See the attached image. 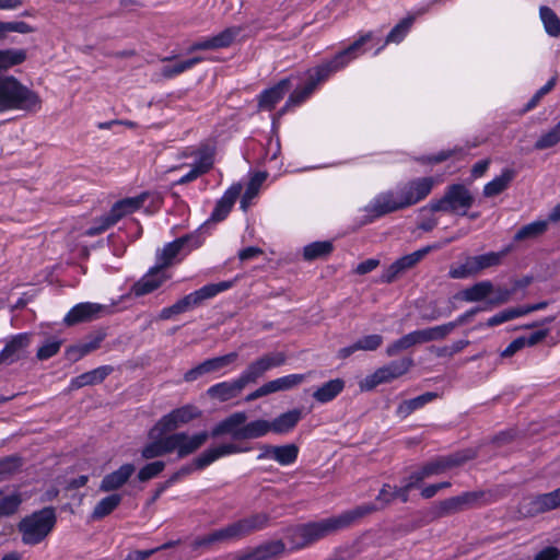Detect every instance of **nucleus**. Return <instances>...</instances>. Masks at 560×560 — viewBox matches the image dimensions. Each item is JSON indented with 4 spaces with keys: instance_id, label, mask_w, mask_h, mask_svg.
Instances as JSON below:
<instances>
[{
    "instance_id": "obj_1",
    "label": "nucleus",
    "mask_w": 560,
    "mask_h": 560,
    "mask_svg": "<svg viewBox=\"0 0 560 560\" xmlns=\"http://www.w3.org/2000/svg\"><path fill=\"white\" fill-rule=\"evenodd\" d=\"M373 33L369 32L359 37L348 48L338 52L330 61L308 70L302 79V85H296L295 90L290 95L285 107L279 113V115H282L288 107L303 103L314 92L319 83L327 80L332 73L347 67L354 59L368 52L371 49V46L368 45L373 40Z\"/></svg>"
},
{
    "instance_id": "obj_2",
    "label": "nucleus",
    "mask_w": 560,
    "mask_h": 560,
    "mask_svg": "<svg viewBox=\"0 0 560 560\" xmlns=\"http://www.w3.org/2000/svg\"><path fill=\"white\" fill-rule=\"evenodd\" d=\"M375 508L373 505L366 504L362 506L354 508L350 511H346L339 515L330 516L317 522H312L304 525L303 535L310 541V545L315 541L334 534L342 528L348 527L358 518L366 515Z\"/></svg>"
},
{
    "instance_id": "obj_3",
    "label": "nucleus",
    "mask_w": 560,
    "mask_h": 560,
    "mask_svg": "<svg viewBox=\"0 0 560 560\" xmlns=\"http://www.w3.org/2000/svg\"><path fill=\"white\" fill-rule=\"evenodd\" d=\"M40 107L42 100L35 91L14 77H2V112H37Z\"/></svg>"
},
{
    "instance_id": "obj_4",
    "label": "nucleus",
    "mask_w": 560,
    "mask_h": 560,
    "mask_svg": "<svg viewBox=\"0 0 560 560\" xmlns=\"http://www.w3.org/2000/svg\"><path fill=\"white\" fill-rule=\"evenodd\" d=\"M56 523L57 515L52 508H44L23 517L18 525L23 544H40L54 530Z\"/></svg>"
},
{
    "instance_id": "obj_5",
    "label": "nucleus",
    "mask_w": 560,
    "mask_h": 560,
    "mask_svg": "<svg viewBox=\"0 0 560 560\" xmlns=\"http://www.w3.org/2000/svg\"><path fill=\"white\" fill-rule=\"evenodd\" d=\"M265 423L255 419L247 421L244 411H237L220 421L211 431L212 436L231 435L234 440H253L261 438Z\"/></svg>"
},
{
    "instance_id": "obj_6",
    "label": "nucleus",
    "mask_w": 560,
    "mask_h": 560,
    "mask_svg": "<svg viewBox=\"0 0 560 560\" xmlns=\"http://www.w3.org/2000/svg\"><path fill=\"white\" fill-rule=\"evenodd\" d=\"M472 200V195L467 187L462 184H455L448 187L441 199L430 203V210L464 215L471 207Z\"/></svg>"
},
{
    "instance_id": "obj_7",
    "label": "nucleus",
    "mask_w": 560,
    "mask_h": 560,
    "mask_svg": "<svg viewBox=\"0 0 560 560\" xmlns=\"http://www.w3.org/2000/svg\"><path fill=\"white\" fill-rule=\"evenodd\" d=\"M510 292L505 289H495L490 281H480L457 293V299L466 302H487L489 305L505 303Z\"/></svg>"
},
{
    "instance_id": "obj_8",
    "label": "nucleus",
    "mask_w": 560,
    "mask_h": 560,
    "mask_svg": "<svg viewBox=\"0 0 560 560\" xmlns=\"http://www.w3.org/2000/svg\"><path fill=\"white\" fill-rule=\"evenodd\" d=\"M201 416V410L191 404L184 405L164 415L152 428V436L173 432Z\"/></svg>"
},
{
    "instance_id": "obj_9",
    "label": "nucleus",
    "mask_w": 560,
    "mask_h": 560,
    "mask_svg": "<svg viewBox=\"0 0 560 560\" xmlns=\"http://www.w3.org/2000/svg\"><path fill=\"white\" fill-rule=\"evenodd\" d=\"M202 243L203 240L199 234H191L177 238L164 246L158 257V262L160 266H163V268H166L175 261H180L191 250L200 247Z\"/></svg>"
},
{
    "instance_id": "obj_10",
    "label": "nucleus",
    "mask_w": 560,
    "mask_h": 560,
    "mask_svg": "<svg viewBox=\"0 0 560 560\" xmlns=\"http://www.w3.org/2000/svg\"><path fill=\"white\" fill-rule=\"evenodd\" d=\"M406 208L398 189L377 194L364 208L366 221H373L389 212Z\"/></svg>"
},
{
    "instance_id": "obj_11",
    "label": "nucleus",
    "mask_w": 560,
    "mask_h": 560,
    "mask_svg": "<svg viewBox=\"0 0 560 560\" xmlns=\"http://www.w3.org/2000/svg\"><path fill=\"white\" fill-rule=\"evenodd\" d=\"M503 255L504 253L491 252L478 256L467 257L464 262L451 268L450 276L454 279H463L475 276L483 269L499 265Z\"/></svg>"
},
{
    "instance_id": "obj_12",
    "label": "nucleus",
    "mask_w": 560,
    "mask_h": 560,
    "mask_svg": "<svg viewBox=\"0 0 560 560\" xmlns=\"http://www.w3.org/2000/svg\"><path fill=\"white\" fill-rule=\"evenodd\" d=\"M450 330L451 326L443 325L412 331L389 345L386 352L388 355H395L399 351L408 349L413 345L441 339L445 337Z\"/></svg>"
},
{
    "instance_id": "obj_13",
    "label": "nucleus",
    "mask_w": 560,
    "mask_h": 560,
    "mask_svg": "<svg viewBox=\"0 0 560 560\" xmlns=\"http://www.w3.org/2000/svg\"><path fill=\"white\" fill-rule=\"evenodd\" d=\"M237 358V352H230L221 357L208 359L201 362L200 364L196 365L195 368L188 370L184 374V380L186 382H194L206 374L212 373H215L221 376L225 375L226 373L233 370L230 369V366L236 362Z\"/></svg>"
},
{
    "instance_id": "obj_14",
    "label": "nucleus",
    "mask_w": 560,
    "mask_h": 560,
    "mask_svg": "<svg viewBox=\"0 0 560 560\" xmlns=\"http://www.w3.org/2000/svg\"><path fill=\"white\" fill-rule=\"evenodd\" d=\"M285 362V355L282 352H271L265 354L252 362L243 372L247 384L255 383L259 377H261L266 372L271 369L278 368Z\"/></svg>"
},
{
    "instance_id": "obj_15",
    "label": "nucleus",
    "mask_w": 560,
    "mask_h": 560,
    "mask_svg": "<svg viewBox=\"0 0 560 560\" xmlns=\"http://www.w3.org/2000/svg\"><path fill=\"white\" fill-rule=\"evenodd\" d=\"M208 438L209 434L207 432H199L192 435L184 432L168 434L171 452H176L179 457H185L202 446Z\"/></svg>"
},
{
    "instance_id": "obj_16",
    "label": "nucleus",
    "mask_w": 560,
    "mask_h": 560,
    "mask_svg": "<svg viewBox=\"0 0 560 560\" xmlns=\"http://www.w3.org/2000/svg\"><path fill=\"white\" fill-rule=\"evenodd\" d=\"M463 458L457 457H443L428 463L419 470L412 472L407 481V488L418 487L421 481L432 476H438L444 472L450 467L459 464Z\"/></svg>"
},
{
    "instance_id": "obj_17",
    "label": "nucleus",
    "mask_w": 560,
    "mask_h": 560,
    "mask_svg": "<svg viewBox=\"0 0 560 560\" xmlns=\"http://www.w3.org/2000/svg\"><path fill=\"white\" fill-rule=\"evenodd\" d=\"M151 199V203L158 206L161 202V198L156 194L143 192L136 197L125 198L122 200L117 201L110 209L108 215L114 220V222H118L122 217L130 214L141 207H143L144 202Z\"/></svg>"
},
{
    "instance_id": "obj_18",
    "label": "nucleus",
    "mask_w": 560,
    "mask_h": 560,
    "mask_svg": "<svg viewBox=\"0 0 560 560\" xmlns=\"http://www.w3.org/2000/svg\"><path fill=\"white\" fill-rule=\"evenodd\" d=\"M214 151L210 145H203L191 155L192 162L187 165L190 166L188 173L183 175L176 184H186L196 179L199 175L208 172L213 164Z\"/></svg>"
},
{
    "instance_id": "obj_19",
    "label": "nucleus",
    "mask_w": 560,
    "mask_h": 560,
    "mask_svg": "<svg viewBox=\"0 0 560 560\" xmlns=\"http://www.w3.org/2000/svg\"><path fill=\"white\" fill-rule=\"evenodd\" d=\"M106 310L105 305L92 302L75 304L63 317L67 326H73L98 318Z\"/></svg>"
},
{
    "instance_id": "obj_20",
    "label": "nucleus",
    "mask_w": 560,
    "mask_h": 560,
    "mask_svg": "<svg viewBox=\"0 0 560 560\" xmlns=\"http://www.w3.org/2000/svg\"><path fill=\"white\" fill-rule=\"evenodd\" d=\"M434 180L431 177H423L398 188L404 199L405 206H412L420 200L424 199L432 190Z\"/></svg>"
},
{
    "instance_id": "obj_21",
    "label": "nucleus",
    "mask_w": 560,
    "mask_h": 560,
    "mask_svg": "<svg viewBox=\"0 0 560 560\" xmlns=\"http://www.w3.org/2000/svg\"><path fill=\"white\" fill-rule=\"evenodd\" d=\"M302 412L299 409H292L284 413H281L272 421L266 419H259V421L265 423L264 431L261 432V436L267 435L270 432L277 434H285L290 432L301 420Z\"/></svg>"
},
{
    "instance_id": "obj_22",
    "label": "nucleus",
    "mask_w": 560,
    "mask_h": 560,
    "mask_svg": "<svg viewBox=\"0 0 560 560\" xmlns=\"http://www.w3.org/2000/svg\"><path fill=\"white\" fill-rule=\"evenodd\" d=\"M247 447H241L236 443L229 442L212 446L200 454L194 462L199 469L205 468L221 457L247 452Z\"/></svg>"
},
{
    "instance_id": "obj_23",
    "label": "nucleus",
    "mask_w": 560,
    "mask_h": 560,
    "mask_svg": "<svg viewBox=\"0 0 560 560\" xmlns=\"http://www.w3.org/2000/svg\"><path fill=\"white\" fill-rule=\"evenodd\" d=\"M262 523H264L262 521L258 523L257 520H244L238 523L229 525L225 528H222V529L211 533L210 535L207 536V538H205V540L202 542L211 544L214 541H221V540L236 538V537L249 532L250 529L260 527L262 525Z\"/></svg>"
},
{
    "instance_id": "obj_24",
    "label": "nucleus",
    "mask_w": 560,
    "mask_h": 560,
    "mask_svg": "<svg viewBox=\"0 0 560 560\" xmlns=\"http://www.w3.org/2000/svg\"><path fill=\"white\" fill-rule=\"evenodd\" d=\"M287 551L281 540H271L240 555L235 560H276Z\"/></svg>"
},
{
    "instance_id": "obj_25",
    "label": "nucleus",
    "mask_w": 560,
    "mask_h": 560,
    "mask_svg": "<svg viewBox=\"0 0 560 560\" xmlns=\"http://www.w3.org/2000/svg\"><path fill=\"white\" fill-rule=\"evenodd\" d=\"M247 385V382L241 374L232 381H224L210 386L207 394L219 401H228L238 396Z\"/></svg>"
},
{
    "instance_id": "obj_26",
    "label": "nucleus",
    "mask_w": 560,
    "mask_h": 560,
    "mask_svg": "<svg viewBox=\"0 0 560 560\" xmlns=\"http://www.w3.org/2000/svg\"><path fill=\"white\" fill-rule=\"evenodd\" d=\"M413 24V18L408 16L402 19L399 23H397L392 31L388 33L387 37L384 42L381 40V38L376 37L373 34V40L370 43L371 48L376 47L373 55L380 54L386 45L388 44H399L401 43L409 31L411 30V26Z\"/></svg>"
},
{
    "instance_id": "obj_27",
    "label": "nucleus",
    "mask_w": 560,
    "mask_h": 560,
    "mask_svg": "<svg viewBox=\"0 0 560 560\" xmlns=\"http://www.w3.org/2000/svg\"><path fill=\"white\" fill-rule=\"evenodd\" d=\"M167 278L165 268L158 264L133 285L132 291L136 295L148 294L159 288Z\"/></svg>"
},
{
    "instance_id": "obj_28",
    "label": "nucleus",
    "mask_w": 560,
    "mask_h": 560,
    "mask_svg": "<svg viewBox=\"0 0 560 560\" xmlns=\"http://www.w3.org/2000/svg\"><path fill=\"white\" fill-rule=\"evenodd\" d=\"M149 439L150 442L141 451L142 458L151 459L172 453L167 433L159 432L155 436H152L151 429L149 431Z\"/></svg>"
},
{
    "instance_id": "obj_29",
    "label": "nucleus",
    "mask_w": 560,
    "mask_h": 560,
    "mask_svg": "<svg viewBox=\"0 0 560 560\" xmlns=\"http://www.w3.org/2000/svg\"><path fill=\"white\" fill-rule=\"evenodd\" d=\"M238 33L240 30L237 27H229L211 38L195 43L192 49L206 50L228 47L233 43Z\"/></svg>"
},
{
    "instance_id": "obj_30",
    "label": "nucleus",
    "mask_w": 560,
    "mask_h": 560,
    "mask_svg": "<svg viewBox=\"0 0 560 560\" xmlns=\"http://www.w3.org/2000/svg\"><path fill=\"white\" fill-rule=\"evenodd\" d=\"M242 186L240 184L231 186L221 199L218 201L212 214L211 220L219 222L224 220L230 213L235 200L240 196Z\"/></svg>"
},
{
    "instance_id": "obj_31",
    "label": "nucleus",
    "mask_w": 560,
    "mask_h": 560,
    "mask_svg": "<svg viewBox=\"0 0 560 560\" xmlns=\"http://www.w3.org/2000/svg\"><path fill=\"white\" fill-rule=\"evenodd\" d=\"M292 79L282 80L277 85L264 91L259 97V108L264 110H271L275 105L282 100L289 88L293 85Z\"/></svg>"
},
{
    "instance_id": "obj_32",
    "label": "nucleus",
    "mask_w": 560,
    "mask_h": 560,
    "mask_svg": "<svg viewBox=\"0 0 560 560\" xmlns=\"http://www.w3.org/2000/svg\"><path fill=\"white\" fill-rule=\"evenodd\" d=\"M515 177V171L512 168H504L493 179L488 182L482 190V194L487 198L495 197L501 192L505 191Z\"/></svg>"
},
{
    "instance_id": "obj_33",
    "label": "nucleus",
    "mask_w": 560,
    "mask_h": 560,
    "mask_svg": "<svg viewBox=\"0 0 560 560\" xmlns=\"http://www.w3.org/2000/svg\"><path fill=\"white\" fill-rule=\"evenodd\" d=\"M135 467L131 464H125L112 474L106 475L100 486L102 491H112L124 486L133 474Z\"/></svg>"
},
{
    "instance_id": "obj_34",
    "label": "nucleus",
    "mask_w": 560,
    "mask_h": 560,
    "mask_svg": "<svg viewBox=\"0 0 560 560\" xmlns=\"http://www.w3.org/2000/svg\"><path fill=\"white\" fill-rule=\"evenodd\" d=\"M267 177V172H255L250 175L241 199V208L243 211H247V209L252 206L253 200L258 196L260 188Z\"/></svg>"
},
{
    "instance_id": "obj_35",
    "label": "nucleus",
    "mask_w": 560,
    "mask_h": 560,
    "mask_svg": "<svg viewBox=\"0 0 560 560\" xmlns=\"http://www.w3.org/2000/svg\"><path fill=\"white\" fill-rule=\"evenodd\" d=\"M345 388V381L341 378H334L318 387L313 397L320 404H326L336 398Z\"/></svg>"
},
{
    "instance_id": "obj_36",
    "label": "nucleus",
    "mask_w": 560,
    "mask_h": 560,
    "mask_svg": "<svg viewBox=\"0 0 560 560\" xmlns=\"http://www.w3.org/2000/svg\"><path fill=\"white\" fill-rule=\"evenodd\" d=\"M112 371L109 366H100L86 373H83L71 380L70 387L77 389L88 385L101 383Z\"/></svg>"
},
{
    "instance_id": "obj_37",
    "label": "nucleus",
    "mask_w": 560,
    "mask_h": 560,
    "mask_svg": "<svg viewBox=\"0 0 560 560\" xmlns=\"http://www.w3.org/2000/svg\"><path fill=\"white\" fill-rule=\"evenodd\" d=\"M539 18L542 23L545 32L550 37L560 36V19L552 9L545 5L540 7Z\"/></svg>"
},
{
    "instance_id": "obj_38",
    "label": "nucleus",
    "mask_w": 560,
    "mask_h": 560,
    "mask_svg": "<svg viewBox=\"0 0 560 560\" xmlns=\"http://www.w3.org/2000/svg\"><path fill=\"white\" fill-rule=\"evenodd\" d=\"M28 340L30 337L27 334H19L9 338L2 350V361L20 355L27 347Z\"/></svg>"
},
{
    "instance_id": "obj_39",
    "label": "nucleus",
    "mask_w": 560,
    "mask_h": 560,
    "mask_svg": "<svg viewBox=\"0 0 560 560\" xmlns=\"http://www.w3.org/2000/svg\"><path fill=\"white\" fill-rule=\"evenodd\" d=\"M435 397L432 393H425L418 397L402 401L397 408V416L400 418L408 417L415 410L423 407Z\"/></svg>"
},
{
    "instance_id": "obj_40",
    "label": "nucleus",
    "mask_w": 560,
    "mask_h": 560,
    "mask_svg": "<svg viewBox=\"0 0 560 560\" xmlns=\"http://www.w3.org/2000/svg\"><path fill=\"white\" fill-rule=\"evenodd\" d=\"M560 506L559 499L556 497V490L542 495H539L532 501V508L528 511L530 514L545 512L548 510L557 509Z\"/></svg>"
},
{
    "instance_id": "obj_41",
    "label": "nucleus",
    "mask_w": 560,
    "mask_h": 560,
    "mask_svg": "<svg viewBox=\"0 0 560 560\" xmlns=\"http://www.w3.org/2000/svg\"><path fill=\"white\" fill-rule=\"evenodd\" d=\"M299 447L295 444L276 446L275 462L281 466H290L298 459Z\"/></svg>"
},
{
    "instance_id": "obj_42",
    "label": "nucleus",
    "mask_w": 560,
    "mask_h": 560,
    "mask_svg": "<svg viewBox=\"0 0 560 560\" xmlns=\"http://www.w3.org/2000/svg\"><path fill=\"white\" fill-rule=\"evenodd\" d=\"M412 364V361L408 358L390 362L389 364L380 368L381 372H384L386 382H390L405 373L408 372Z\"/></svg>"
},
{
    "instance_id": "obj_43",
    "label": "nucleus",
    "mask_w": 560,
    "mask_h": 560,
    "mask_svg": "<svg viewBox=\"0 0 560 560\" xmlns=\"http://www.w3.org/2000/svg\"><path fill=\"white\" fill-rule=\"evenodd\" d=\"M527 314V310H517V307H511L503 310L493 316L489 317L485 324H482L486 327H493L501 324H504L509 320L518 318L521 316H524Z\"/></svg>"
},
{
    "instance_id": "obj_44",
    "label": "nucleus",
    "mask_w": 560,
    "mask_h": 560,
    "mask_svg": "<svg viewBox=\"0 0 560 560\" xmlns=\"http://www.w3.org/2000/svg\"><path fill=\"white\" fill-rule=\"evenodd\" d=\"M121 497L119 494H110L102 499L94 508L92 516L100 520L112 513L120 503Z\"/></svg>"
},
{
    "instance_id": "obj_45",
    "label": "nucleus",
    "mask_w": 560,
    "mask_h": 560,
    "mask_svg": "<svg viewBox=\"0 0 560 560\" xmlns=\"http://www.w3.org/2000/svg\"><path fill=\"white\" fill-rule=\"evenodd\" d=\"M304 525H299L291 528L287 534L288 541V550L289 551H298L307 546H310V541L303 535Z\"/></svg>"
},
{
    "instance_id": "obj_46",
    "label": "nucleus",
    "mask_w": 560,
    "mask_h": 560,
    "mask_svg": "<svg viewBox=\"0 0 560 560\" xmlns=\"http://www.w3.org/2000/svg\"><path fill=\"white\" fill-rule=\"evenodd\" d=\"M331 250L332 244L330 242H314L304 247L303 256L306 260H313L328 255Z\"/></svg>"
},
{
    "instance_id": "obj_47",
    "label": "nucleus",
    "mask_w": 560,
    "mask_h": 560,
    "mask_svg": "<svg viewBox=\"0 0 560 560\" xmlns=\"http://www.w3.org/2000/svg\"><path fill=\"white\" fill-rule=\"evenodd\" d=\"M26 57V50L23 48L2 49V70L23 63Z\"/></svg>"
},
{
    "instance_id": "obj_48",
    "label": "nucleus",
    "mask_w": 560,
    "mask_h": 560,
    "mask_svg": "<svg viewBox=\"0 0 560 560\" xmlns=\"http://www.w3.org/2000/svg\"><path fill=\"white\" fill-rule=\"evenodd\" d=\"M548 228V221L547 220H538L534 221L529 224H526L523 226L516 234L515 240H526V238H533L540 234H542Z\"/></svg>"
},
{
    "instance_id": "obj_49",
    "label": "nucleus",
    "mask_w": 560,
    "mask_h": 560,
    "mask_svg": "<svg viewBox=\"0 0 560 560\" xmlns=\"http://www.w3.org/2000/svg\"><path fill=\"white\" fill-rule=\"evenodd\" d=\"M36 27L22 20L2 21V38L9 33L32 34Z\"/></svg>"
},
{
    "instance_id": "obj_50",
    "label": "nucleus",
    "mask_w": 560,
    "mask_h": 560,
    "mask_svg": "<svg viewBox=\"0 0 560 560\" xmlns=\"http://www.w3.org/2000/svg\"><path fill=\"white\" fill-rule=\"evenodd\" d=\"M23 500L22 493L15 489L8 490L4 494L2 493V515L14 513Z\"/></svg>"
},
{
    "instance_id": "obj_51",
    "label": "nucleus",
    "mask_w": 560,
    "mask_h": 560,
    "mask_svg": "<svg viewBox=\"0 0 560 560\" xmlns=\"http://www.w3.org/2000/svg\"><path fill=\"white\" fill-rule=\"evenodd\" d=\"M231 285H232V283L229 281L211 283V284H207V285L200 288L199 290L195 291V294H196L199 303H201L202 301L211 299V298L215 296L217 294H219L220 292H223V291L230 289Z\"/></svg>"
},
{
    "instance_id": "obj_52",
    "label": "nucleus",
    "mask_w": 560,
    "mask_h": 560,
    "mask_svg": "<svg viewBox=\"0 0 560 560\" xmlns=\"http://www.w3.org/2000/svg\"><path fill=\"white\" fill-rule=\"evenodd\" d=\"M560 142V121L549 131L541 135L536 141L535 148L537 150H545L551 148Z\"/></svg>"
},
{
    "instance_id": "obj_53",
    "label": "nucleus",
    "mask_w": 560,
    "mask_h": 560,
    "mask_svg": "<svg viewBox=\"0 0 560 560\" xmlns=\"http://www.w3.org/2000/svg\"><path fill=\"white\" fill-rule=\"evenodd\" d=\"M199 61L200 58H189L182 61H175L174 63L163 66L162 72L166 77H173L192 68Z\"/></svg>"
},
{
    "instance_id": "obj_54",
    "label": "nucleus",
    "mask_w": 560,
    "mask_h": 560,
    "mask_svg": "<svg viewBox=\"0 0 560 560\" xmlns=\"http://www.w3.org/2000/svg\"><path fill=\"white\" fill-rule=\"evenodd\" d=\"M410 488H407V485L402 489H396L388 485L384 486L377 497V500L382 502V504L390 502L395 498H399L401 501H407V492Z\"/></svg>"
},
{
    "instance_id": "obj_55",
    "label": "nucleus",
    "mask_w": 560,
    "mask_h": 560,
    "mask_svg": "<svg viewBox=\"0 0 560 560\" xmlns=\"http://www.w3.org/2000/svg\"><path fill=\"white\" fill-rule=\"evenodd\" d=\"M475 500V494L465 493L459 497L451 498L442 503V509L446 512L460 510L463 506L468 505Z\"/></svg>"
},
{
    "instance_id": "obj_56",
    "label": "nucleus",
    "mask_w": 560,
    "mask_h": 560,
    "mask_svg": "<svg viewBox=\"0 0 560 560\" xmlns=\"http://www.w3.org/2000/svg\"><path fill=\"white\" fill-rule=\"evenodd\" d=\"M164 467L165 463L162 460L149 463L139 470L138 478L140 481L150 480L156 477L160 472H162Z\"/></svg>"
},
{
    "instance_id": "obj_57",
    "label": "nucleus",
    "mask_w": 560,
    "mask_h": 560,
    "mask_svg": "<svg viewBox=\"0 0 560 560\" xmlns=\"http://www.w3.org/2000/svg\"><path fill=\"white\" fill-rule=\"evenodd\" d=\"M307 378V374H289L281 377H278V382L280 385L281 392H287L298 387L300 384L305 382Z\"/></svg>"
},
{
    "instance_id": "obj_58",
    "label": "nucleus",
    "mask_w": 560,
    "mask_h": 560,
    "mask_svg": "<svg viewBox=\"0 0 560 560\" xmlns=\"http://www.w3.org/2000/svg\"><path fill=\"white\" fill-rule=\"evenodd\" d=\"M383 383H387L386 377L384 376V372H381V370L377 369L374 373L361 380L359 386L361 390L368 392Z\"/></svg>"
},
{
    "instance_id": "obj_59",
    "label": "nucleus",
    "mask_w": 560,
    "mask_h": 560,
    "mask_svg": "<svg viewBox=\"0 0 560 560\" xmlns=\"http://www.w3.org/2000/svg\"><path fill=\"white\" fill-rule=\"evenodd\" d=\"M114 224V220L108 214H106L97 219L92 226L85 230L84 234L89 236H94L103 233L105 230H107L109 226Z\"/></svg>"
},
{
    "instance_id": "obj_60",
    "label": "nucleus",
    "mask_w": 560,
    "mask_h": 560,
    "mask_svg": "<svg viewBox=\"0 0 560 560\" xmlns=\"http://www.w3.org/2000/svg\"><path fill=\"white\" fill-rule=\"evenodd\" d=\"M431 249V246L423 247L411 254L400 257L399 260L401 265H404V268L407 270L418 264Z\"/></svg>"
},
{
    "instance_id": "obj_61",
    "label": "nucleus",
    "mask_w": 560,
    "mask_h": 560,
    "mask_svg": "<svg viewBox=\"0 0 560 560\" xmlns=\"http://www.w3.org/2000/svg\"><path fill=\"white\" fill-rule=\"evenodd\" d=\"M61 342L57 339L46 341L37 351L40 360H46L55 355L60 349Z\"/></svg>"
},
{
    "instance_id": "obj_62",
    "label": "nucleus",
    "mask_w": 560,
    "mask_h": 560,
    "mask_svg": "<svg viewBox=\"0 0 560 560\" xmlns=\"http://www.w3.org/2000/svg\"><path fill=\"white\" fill-rule=\"evenodd\" d=\"M383 339L380 335H369L364 336L357 341V347L359 350L372 351L380 347Z\"/></svg>"
},
{
    "instance_id": "obj_63",
    "label": "nucleus",
    "mask_w": 560,
    "mask_h": 560,
    "mask_svg": "<svg viewBox=\"0 0 560 560\" xmlns=\"http://www.w3.org/2000/svg\"><path fill=\"white\" fill-rule=\"evenodd\" d=\"M405 270L404 265H401L400 260L397 259L383 272L382 280L385 282H392Z\"/></svg>"
},
{
    "instance_id": "obj_64",
    "label": "nucleus",
    "mask_w": 560,
    "mask_h": 560,
    "mask_svg": "<svg viewBox=\"0 0 560 560\" xmlns=\"http://www.w3.org/2000/svg\"><path fill=\"white\" fill-rule=\"evenodd\" d=\"M560 557V551L556 547H547L538 552L534 560H557Z\"/></svg>"
}]
</instances>
